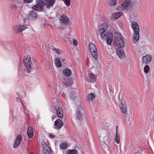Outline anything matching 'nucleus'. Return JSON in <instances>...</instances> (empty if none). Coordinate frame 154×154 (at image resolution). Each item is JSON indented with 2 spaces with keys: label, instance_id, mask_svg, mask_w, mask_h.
<instances>
[{
  "label": "nucleus",
  "instance_id": "obj_47",
  "mask_svg": "<svg viewBox=\"0 0 154 154\" xmlns=\"http://www.w3.org/2000/svg\"><path fill=\"white\" fill-rule=\"evenodd\" d=\"M30 154H31V153Z\"/></svg>",
  "mask_w": 154,
  "mask_h": 154
},
{
  "label": "nucleus",
  "instance_id": "obj_27",
  "mask_svg": "<svg viewBox=\"0 0 154 154\" xmlns=\"http://www.w3.org/2000/svg\"><path fill=\"white\" fill-rule=\"evenodd\" d=\"M122 15V13L121 12L116 13L113 14L112 15V18L113 19H116L119 18Z\"/></svg>",
  "mask_w": 154,
  "mask_h": 154
},
{
  "label": "nucleus",
  "instance_id": "obj_23",
  "mask_svg": "<svg viewBox=\"0 0 154 154\" xmlns=\"http://www.w3.org/2000/svg\"><path fill=\"white\" fill-rule=\"evenodd\" d=\"M57 112L58 116L59 118H61L63 115V111L60 107H58L57 109Z\"/></svg>",
  "mask_w": 154,
  "mask_h": 154
},
{
  "label": "nucleus",
  "instance_id": "obj_26",
  "mask_svg": "<svg viewBox=\"0 0 154 154\" xmlns=\"http://www.w3.org/2000/svg\"><path fill=\"white\" fill-rule=\"evenodd\" d=\"M55 64L56 66L60 68L61 67L62 64L60 62V60L57 58L55 60Z\"/></svg>",
  "mask_w": 154,
  "mask_h": 154
},
{
  "label": "nucleus",
  "instance_id": "obj_43",
  "mask_svg": "<svg viewBox=\"0 0 154 154\" xmlns=\"http://www.w3.org/2000/svg\"><path fill=\"white\" fill-rule=\"evenodd\" d=\"M17 100V102H18V101H19V99H18V97H17V100Z\"/></svg>",
  "mask_w": 154,
  "mask_h": 154
},
{
  "label": "nucleus",
  "instance_id": "obj_29",
  "mask_svg": "<svg viewBox=\"0 0 154 154\" xmlns=\"http://www.w3.org/2000/svg\"><path fill=\"white\" fill-rule=\"evenodd\" d=\"M109 37L106 40V42L107 44L110 45L111 44V42L112 41V34H110Z\"/></svg>",
  "mask_w": 154,
  "mask_h": 154
},
{
  "label": "nucleus",
  "instance_id": "obj_10",
  "mask_svg": "<svg viewBox=\"0 0 154 154\" xmlns=\"http://www.w3.org/2000/svg\"><path fill=\"white\" fill-rule=\"evenodd\" d=\"M47 8L52 7L54 4L55 0H42Z\"/></svg>",
  "mask_w": 154,
  "mask_h": 154
},
{
  "label": "nucleus",
  "instance_id": "obj_41",
  "mask_svg": "<svg viewBox=\"0 0 154 154\" xmlns=\"http://www.w3.org/2000/svg\"><path fill=\"white\" fill-rule=\"evenodd\" d=\"M33 0H23L24 1L27 3H29L32 2Z\"/></svg>",
  "mask_w": 154,
  "mask_h": 154
},
{
  "label": "nucleus",
  "instance_id": "obj_5",
  "mask_svg": "<svg viewBox=\"0 0 154 154\" xmlns=\"http://www.w3.org/2000/svg\"><path fill=\"white\" fill-rule=\"evenodd\" d=\"M44 3L42 0H37L36 4L32 7V9L36 11H41L43 9Z\"/></svg>",
  "mask_w": 154,
  "mask_h": 154
},
{
  "label": "nucleus",
  "instance_id": "obj_36",
  "mask_svg": "<svg viewBox=\"0 0 154 154\" xmlns=\"http://www.w3.org/2000/svg\"><path fill=\"white\" fill-rule=\"evenodd\" d=\"M55 51L57 54H60L61 53V51L59 49H56L55 48H53L51 49Z\"/></svg>",
  "mask_w": 154,
  "mask_h": 154
},
{
  "label": "nucleus",
  "instance_id": "obj_38",
  "mask_svg": "<svg viewBox=\"0 0 154 154\" xmlns=\"http://www.w3.org/2000/svg\"><path fill=\"white\" fill-rule=\"evenodd\" d=\"M11 8L12 9H14L15 11L17 10L18 8L17 5L14 4H13L12 5Z\"/></svg>",
  "mask_w": 154,
  "mask_h": 154
},
{
  "label": "nucleus",
  "instance_id": "obj_24",
  "mask_svg": "<svg viewBox=\"0 0 154 154\" xmlns=\"http://www.w3.org/2000/svg\"><path fill=\"white\" fill-rule=\"evenodd\" d=\"M117 45L118 47H122L124 46V43L122 38L117 40Z\"/></svg>",
  "mask_w": 154,
  "mask_h": 154
},
{
  "label": "nucleus",
  "instance_id": "obj_22",
  "mask_svg": "<svg viewBox=\"0 0 154 154\" xmlns=\"http://www.w3.org/2000/svg\"><path fill=\"white\" fill-rule=\"evenodd\" d=\"M63 73L65 76H69L71 75L72 74V72L71 70L68 69L66 68L63 70Z\"/></svg>",
  "mask_w": 154,
  "mask_h": 154
},
{
  "label": "nucleus",
  "instance_id": "obj_25",
  "mask_svg": "<svg viewBox=\"0 0 154 154\" xmlns=\"http://www.w3.org/2000/svg\"><path fill=\"white\" fill-rule=\"evenodd\" d=\"M120 140V136L119 133L116 131V135L115 138V140L116 143L118 144H119Z\"/></svg>",
  "mask_w": 154,
  "mask_h": 154
},
{
  "label": "nucleus",
  "instance_id": "obj_20",
  "mask_svg": "<svg viewBox=\"0 0 154 154\" xmlns=\"http://www.w3.org/2000/svg\"><path fill=\"white\" fill-rule=\"evenodd\" d=\"M63 82L65 85L68 86H70L73 83V81L70 78H68L67 79H64Z\"/></svg>",
  "mask_w": 154,
  "mask_h": 154
},
{
  "label": "nucleus",
  "instance_id": "obj_3",
  "mask_svg": "<svg viewBox=\"0 0 154 154\" xmlns=\"http://www.w3.org/2000/svg\"><path fill=\"white\" fill-rule=\"evenodd\" d=\"M89 49L92 56L95 60L98 58L97 49L95 45L92 42H89L88 44Z\"/></svg>",
  "mask_w": 154,
  "mask_h": 154
},
{
  "label": "nucleus",
  "instance_id": "obj_8",
  "mask_svg": "<svg viewBox=\"0 0 154 154\" xmlns=\"http://www.w3.org/2000/svg\"><path fill=\"white\" fill-rule=\"evenodd\" d=\"M22 138V136L20 135H18L17 136L14 144L13 147L14 148H17L19 146L21 142Z\"/></svg>",
  "mask_w": 154,
  "mask_h": 154
},
{
  "label": "nucleus",
  "instance_id": "obj_4",
  "mask_svg": "<svg viewBox=\"0 0 154 154\" xmlns=\"http://www.w3.org/2000/svg\"><path fill=\"white\" fill-rule=\"evenodd\" d=\"M79 105L77 107L76 112V118L78 120H83L85 119L84 111L82 105L79 103Z\"/></svg>",
  "mask_w": 154,
  "mask_h": 154
},
{
  "label": "nucleus",
  "instance_id": "obj_45",
  "mask_svg": "<svg viewBox=\"0 0 154 154\" xmlns=\"http://www.w3.org/2000/svg\"><path fill=\"white\" fill-rule=\"evenodd\" d=\"M116 130H117V126H116Z\"/></svg>",
  "mask_w": 154,
  "mask_h": 154
},
{
  "label": "nucleus",
  "instance_id": "obj_21",
  "mask_svg": "<svg viewBox=\"0 0 154 154\" xmlns=\"http://www.w3.org/2000/svg\"><path fill=\"white\" fill-rule=\"evenodd\" d=\"M27 134L29 138H31L34 135L33 130L31 127H29L27 128Z\"/></svg>",
  "mask_w": 154,
  "mask_h": 154
},
{
  "label": "nucleus",
  "instance_id": "obj_16",
  "mask_svg": "<svg viewBox=\"0 0 154 154\" xmlns=\"http://www.w3.org/2000/svg\"><path fill=\"white\" fill-rule=\"evenodd\" d=\"M60 20V22L65 24H67L69 21L68 17L64 15H63L61 16Z\"/></svg>",
  "mask_w": 154,
  "mask_h": 154
},
{
  "label": "nucleus",
  "instance_id": "obj_6",
  "mask_svg": "<svg viewBox=\"0 0 154 154\" xmlns=\"http://www.w3.org/2000/svg\"><path fill=\"white\" fill-rule=\"evenodd\" d=\"M27 28V26L24 25H16L14 26V33H17L22 32Z\"/></svg>",
  "mask_w": 154,
  "mask_h": 154
},
{
  "label": "nucleus",
  "instance_id": "obj_42",
  "mask_svg": "<svg viewBox=\"0 0 154 154\" xmlns=\"http://www.w3.org/2000/svg\"><path fill=\"white\" fill-rule=\"evenodd\" d=\"M49 137H51V138H53L55 137V136H54L53 134H51L49 135Z\"/></svg>",
  "mask_w": 154,
  "mask_h": 154
},
{
  "label": "nucleus",
  "instance_id": "obj_37",
  "mask_svg": "<svg viewBox=\"0 0 154 154\" xmlns=\"http://www.w3.org/2000/svg\"><path fill=\"white\" fill-rule=\"evenodd\" d=\"M64 2L66 6H70V0H65Z\"/></svg>",
  "mask_w": 154,
  "mask_h": 154
},
{
  "label": "nucleus",
  "instance_id": "obj_12",
  "mask_svg": "<svg viewBox=\"0 0 154 154\" xmlns=\"http://www.w3.org/2000/svg\"><path fill=\"white\" fill-rule=\"evenodd\" d=\"M152 59V56L150 55H146L143 57V61L145 64H147L150 63Z\"/></svg>",
  "mask_w": 154,
  "mask_h": 154
},
{
  "label": "nucleus",
  "instance_id": "obj_1",
  "mask_svg": "<svg viewBox=\"0 0 154 154\" xmlns=\"http://www.w3.org/2000/svg\"><path fill=\"white\" fill-rule=\"evenodd\" d=\"M23 62L27 71L32 73V72L35 70V62L33 58L29 55H26L24 57Z\"/></svg>",
  "mask_w": 154,
  "mask_h": 154
},
{
  "label": "nucleus",
  "instance_id": "obj_31",
  "mask_svg": "<svg viewBox=\"0 0 154 154\" xmlns=\"http://www.w3.org/2000/svg\"><path fill=\"white\" fill-rule=\"evenodd\" d=\"M88 100L89 101H92L96 97V95H94V93H91L88 95Z\"/></svg>",
  "mask_w": 154,
  "mask_h": 154
},
{
  "label": "nucleus",
  "instance_id": "obj_11",
  "mask_svg": "<svg viewBox=\"0 0 154 154\" xmlns=\"http://www.w3.org/2000/svg\"><path fill=\"white\" fill-rule=\"evenodd\" d=\"M131 3V0H125L119 7V9L124 10L126 9Z\"/></svg>",
  "mask_w": 154,
  "mask_h": 154
},
{
  "label": "nucleus",
  "instance_id": "obj_7",
  "mask_svg": "<svg viewBox=\"0 0 154 154\" xmlns=\"http://www.w3.org/2000/svg\"><path fill=\"white\" fill-rule=\"evenodd\" d=\"M116 51L117 55L120 58H122L125 57L124 51L122 47H118Z\"/></svg>",
  "mask_w": 154,
  "mask_h": 154
},
{
  "label": "nucleus",
  "instance_id": "obj_18",
  "mask_svg": "<svg viewBox=\"0 0 154 154\" xmlns=\"http://www.w3.org/2000/svg\"><path fill=\"white\" fill-rule=\"evenodd\" d=\"M139 32H134L133 36V41L134 44L136 43L139 39Z\"/></svg>",
  "mask_w": 154,
  "mask_h": 154
},
{
  "label": "nucleus",
  "instance_id": "obj_15",
  "mask_svg": "<svg viewBox=\"0 0 154 154\" xmlns=\"http://www.w3.org/2000/svg\"><path fill=\"white\" fill-rule=\"evenodd\" d=\"M131 27L134 32H139V27L138 23L136 22H133L132 23Z\"/></svg>",
  "mask_w": 154,
  "mask_h": 154
},
{
  "label": "nucleus",
  "instance_id": "obj_14",
  "mask_svg": "<svg viewBox=\"0 0 154 154\" xmlns=\"http://www.w3.org/2000/svg\"><path fill=\"white\" fill-rule=\"evenodd\" d=\"M43 147V152L44 154H50L51 153V150L50 148L46 144H43L42 146Z\"/></svg>",
  "mask_w": 154,
  "mask_h": 154
},
{
  "label": "nucleus",
  "instance_id": "obj_9",
  "mask_svg": "<svg viewBox=\"0 0 154 154\" xmlns=\"http://www.w3.org/2000/svg\"><path fill=\"white\" fill-rule=\"evenodd\" d=\"M28 17L30 20H33L37 18L38 15L36 12L32 10L29 12Z\"/></svg>",
  "mask_w": 154,
  "mask_h": 154
},
{
  "label": "nucleus",
  "instance_id": "obj_28",
  "mask_svg": "<svg viewBox=\"0 0 154 154\" xmlns=\"http://www.w3.org/2000/svg\"><path fill=\"white\" fill-rule=\"evenodd\" d=\"M78 150L75 149H69L67 151L66 154H77Z\"/></svg>",
  "mask_w": 154,
  "mask_h": 154
},
{
  "label": "nucleus",
  "instance_id": "obj_34",
  "mask_svg": "<svg viewBox=\"0 0 154 154\" xmlns=\"http://www.w3.org/2000/svg\"><path fill=\"white\" fill-rule=\"evenodd\" d=\"M116 3V0H110L109 2V4L110 5L113 6L115 5Z\"/></svg>",
  "mask_w": 154,
  "mask_h": 154
},
{
  "label": "nucleus",
  "instance_id": "obj_44",
  "mask_svg": "<svg viewBox=\"0 0 154 154\" xmlns=\"http://www.w3.org/2000/svg\"><path fill=\"white\" fill-rule=\"evenodd\" d=\"M65 60V59H62V61H63V62H64V61Z\"/></svg>",
  "mask_w": 154,
  "mask_h": 154
},
{
  "label": "nucleus",
  "instance_id": "obj_40",
  "mask_svg": "<svg viewBox=\"0 0 154 154\" xmlns=\"http://www.w3.org/2000/svg\"><path fill=\"white\" fill-rule=\"evenodd\" d=\"M73 44L74 45H77L78 44L77 41L75 39L73 40Z\"/></svg>",
  "mask_w": 154,
  "mask_h": 154
},
{
  "label": "nucleus",
  "instance_id": "obj_30",
  "mask_svg": "<svg viewBox=\"0 0 154 154\" xmlns=\"http://www.w3.org/2000/svg\"><path fill=\"white\" fill-rule=\"evenodd\" d=\"M59 147L61 149H66L67 147V145L66 143H62L60 144Z\"/></svg>",
  "mask_w": 154,
  "mask_h": 154
},
{
  "label": "nucleus",
  "instance_id": "obj_2",
  "mask_svg": "<svg viewBox=\"0 0 154 154\" xmlns=\"http://www.w3.org/2000/svg\"><path fill=\"white\" fill-rule=\"evenodd\" d=\"M100 28L99 29V35H101V38L104 39H107L109 37L110 34H112V33L106 31L107 28V26L106 23L101 25Z\"/></svg>",
  "mask_w": 154,
  "mask_h": 154
},
{
  "label": "nucleus",
  "instance_id": "obj_33",
  "mask_svg": "<svg viewBox=\"0 0 154 154\" xmlns=\"http://www.w3.org/2000/svg\"><path fill=\"white\" fill-rule=\"evenodd\" d=\"M115 37L116 40H117L122 38V36L120 34L116 32V33Z\"/></svg>",
  "mask_w": 154,
  "mask_h": 154
},
{
  "label": "nucleus",
  "instance_id": "obj_35",
  "mask_svg": "<svg viewBox=\"0 0 154 154\" xmlns=\"http://www.w3.org/2000/svg\"><path fill=\"white\" fill-rule=\"evenodd\" d=\"M103 141L104 143L106 145L108 144L109 143V141L108 140V136H106L104 137Z\"/></svg>",
  "mask_w": 154,
  "mask_h": 154
},
{
  "label": "nucleus",
  "instance_id": "obj_39",
  "mask_svg": "<svg viewBox=\"0 0 154 154\" xmlns=\"http://www.w3.org/2000/svg\"><path fill=\"white\" fill-rule=\"evenodd\" d=\"M70 97L72 100H75L76 98V97L74 95V94L72 93H71L70 94Z\"/></svg>",
  "mask_w": 154,
  "mask_h": 154
},
{
  "label": "nucleus",
  "instance_id": "obj_19",
  "mask_svg": "<svg viewBox=\"0 0 154 154\" xmlns=\"http://www.w3.org/2000/svg\"><path fill=\"white\" fill-rule=\"evenodd\" d=\"M90 73L89 74V76L87 78V80L88 82H93L95 81L96 76L92 73L90 72Z\"/></svg>",
  "mask_w": 154,
  "mask_h": 154
},
{
  "label": "nucleus",
  "instance_id": "obj_32",
  "mask_svg": "<svg viewBox=\"0 0 154 154\" xmlns=\"http://www.w3.org/2000/svg\"><path fill=\"white\" fill-rule=\"evenodd\" d=\"M149 66L146 65L144 66V71L145 73H148L149 71Z\"/></svg>",
  "mask_w": 154,
  "mask_h": 154
},
{
  "label": "nucleus",
  "instance_id": "obj_13",
  "mask_svg": "<svg viewBox=\"0 0 154 154\" xmlns=\"http://www.w3.org/2000/svg\"><path fill=\"white\" fill-rule=\"evenodd\" d=\"M55 128L58 129L60 128L63 125V123L62 121L60 119H57L55 122Z\"/></svg>",
  "mask_w": 154,
  "mask_h": 154
},
{
  "label": "nucleus",
  "instance_id": "obj_17",
  "mask_svg": "<svg viewBox=\"0 0 154 154\" xmlns=\"http://www.w3.org/2000/svg\"><path fill=\"white\" fill-rule=\"evenodd\" d=\"M121 108L122 112L123 113H125L127 109V105L125 101L122 99L121 100Z\"/></svg>",
  "mask_w": 154,
  "mask_h": 154
},
{
  "label": "nucleus",
  "instance_id": "obj_46",
  "mask_svg": "<svg viewBox=\"0 0 154 154\" xmlns=\"http://www.w3.org/2000/svg\"><path fill=\"white\" fill-rule=\"evenodd\" d=\"M129 119H129V118H128V120H129Z\"/></svg>",
  "mask_w": 154,
  "mask_h": 154
}]
</instances>
